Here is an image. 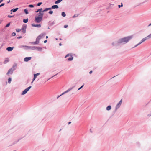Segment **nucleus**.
<instances>
[{
  "label": "nucleus",
  "instance_id": "nucleus-22",
  "mask_svg": "<svg viewBox=\"0 0 151 151\" xmlns=\"http://www.w3.org/2000/svg\"><path fill=\"white\" fill-rule=\"evenodd\" d=\"M27 28V25L25 24L24 25H23L22 26V27L21 29V30H26Z\"/></svg>",
  "mask_w": 151,
  "mask_h": 151
},
{
  "label": "nucleus",
  "instance_id": "nucleus-3",
  "mask_svg": "<svg viewBox=\"0 0 151 151\" xmlns=\"http://www.w3.org/2000/svg\"><path fill=\"white\" fill-rule=\"evenodd\" d=\"M32 50L41 51L42 50V47H40L32 46Z\"/></svg>",
  "mask_w": 151,
  "mask_h": 151
},
{
  "label": "nucleus",
  "instance_id": "nucleus-34",
  "mask_svg": "<svg viewBox=\"0 0 151 151\" xmlns=\"http://www.w3.org/2000/svg\"><path fill=\"white\" fill-rule=\"evenodd\" d=\"M21 30V29H16V31L17 32H19Z\"/></svg>",
  "mask_w": 151,
  "mask_h": 151
},
{
  "label": "nucleus",
  "instance_id": "nucleus-28",
  "mask_svg": "<svg viewBox=\"0 0 151 151\" xmlns=\"http://www.w3.org/2000/svg\"><path fill=\"white\" fill-rule=\"evenodd\" d=\"M147 39L151 38V33L145 37Z\"/></svg>",
  "mask_w": 151,
  "mask_h": 151
},
{
  "label": "nucleus",
  "instance_id": "nucleus-13",
  "mask_svg": "<svg viewBox=\"0 0 151 151\" xmlns=\"http://www.w3.org/2000/svg\"><path fill=\"white\" fill-rule=\"evenodd\" d=\"M18 9V8H16L15 9H13L11 10L10 11L12 12H16Z\"/></svg>",
  "mask_w": 151,
  "mask_h": 151
},
{
  "label": "nucleus",
  "instance_id": "nucleus-29",
  "mask_svg": "<svg viewBox=\"0 0 151 151\" xmlns=\"http://www.w3.org/2000/svg\"><path fill=\"white\" fill-rule=\"evenodd\" d=\"M23 22L24 23H27L28 22V18H27L26 19H23Z\"/></svg>",
  "mask_w": 151,
  "mask_h": 151
},
{
  "label": "nucleus",
  "instance_id": "nucleus-55",
  "mask_svg": "<svg viewBox=\"0 0 151 151\" xmlns=\"http://www.w3.org/2000/svg\"><path fill=\"white\" fill-rule=\"evenodd\" d=\"M68 25H65L64 26V27L65 28H66L68 27Z\"/></svg>",
  "mask_w": 151,
  "mask_h": 151
},
{
  "label": "nucleus",
  "instance_id": "nucleus-53",
  "mask_svg": "<svg viewBox=\"0 0 151 151\" xmlns=\"http://www.w3.org/2000/svg\"><path fill=\"white\" fill-rule=\"evenodd\" d=\"M66 93L65 92V91L63 93H62L61 94V96H62V95H63L64 94H65V93Z\"/></svg>",
  "mask_w": 151,
  "mask_h": 151
},
{
  "label": "nucleus",
  "instance_id": "nucleus-57",
  "mask_svg": "<svg viewBox=\"0 0 151 151\" xmlns=\"http://www.w3.org/2000/svg\"><path fill=\"white\" fill-rule=\"evenodd\" d=\"M36 78H35V77H34L32 79V81H34L35 79Z\"/></svg>",
  "mask_w": 151,
  "mask_h": 151
},
{
  "label": "nucleus",
  "instance_id": "nucleus-26",
  "mask_svg": "<svg viewBox=\"0 0 151 151\" xmlns=\"http://www.w3.org/2000/svg\"><path fill=\"white\" fill-rule=\"evenodd\" d=\"M42 8L39 9H38L37 11H35V12L37 13L38 12H42Z\"/></svg>",
  "mask_w": 151,
  "mask_h": 151
},
{
  "label": "nucleus",
  "instance_id": "nucleus-15",
  "mask_svg": "<svg viewBox=\"0 0 151 151\" xmlns=\"http://www.w3.org/2000/svg\"><path fill=\"white\" fill-rule=\"evenodd\" d=\"M121 105V104H120L119 103H118L116 106L115 110H117L118 108H119L120 107Z\"/></svg>",
  "mask_w": 151,
  "mask_h": 151
},
{
  "label": "nucleus",
  "instance_id": "nucleus-58",
  "mask_svg": "<svg viewBox=\"0 0 151 151\" xmlns=\"http://www.w3.org/2000/svg\"><path fill=\"white\" fill-rule=\"evenodd\" d=\"M92 73V70H91L89 72V73L90 74H91Z\"/></svg>",
  "mask_w": 151,
  "mask_h": 151
},
{
  "label": "nucleus",
  "instance_id": "nucleus-2",
  "mask_svg": "<svg viewBox=\"0 0 151 151\" xmlns=\"http://www.w3.org/2000/svg\"><path fill=\"white\" fill-rule=\"evenodd\" d=\"M15 66H16L14 65L11 69H9L6 73V75L8 76L9 74H12L13 73V72L16 69L15 68Z\"/></svg>",
  "mask_w": 151,
  "mask_h": 151
},
{
  "label": "nucleus",
  "instance_id": "nucleus-9",
  "mask_svg": "<svg viewBox=\"0 0 151 151\" xmlns=\"http://www.w3.org/2000/svg\"><path fill=\"white\" fill-rule=\"evenodd\" d=\"M23 47H25V49L27 50L28 49H31L32 50V46H23Z\"/></svg>",
  "mask_w": 151,
  "mask_h": 151
},
{
  "label": "nucleus",
  "instance_id": "nucleus-54",
  "mask_svg": "<svg viewBox=\"0 0 151 151\" xmlns=\"http://www.w3.org/2000/svg\"><path fill=\"white\" fill-rule=\"evenodd\" d=\"M48 9V10H50L51 9H52V7H50V8H47Z\"/></svg>",
  "mask_w": 151,
  "mask_h": 151
},
{
  "label": "nucleus",
  "instance_id": "nucleus-52",
  "mask_svg": "<svg viewBox=\"0 0 151 151\" xmlns=\"http://www.w3.org/2000/svg\"><path fill=\"white\" fill-rule=\"evenodd\" d=\"M147 116L149 117H150V116H151V113L150 114H149L147 115Z\"/></svg>",
  "mask_w": 151,
  "mask_h": 151
},
{
  "label": "nucleus",
  "instance_id": "nucleus-18",
  "mask_svg": "<svg viewBox=\"0 0 151 151\" xmlns=\"http://www.w3.org/2000/svg\"><path fill=\"white\" fill-rule=\"evenodd\" d=\"M147 40L146 37L143 38L141 41L139 43V44H140L141 43Z\"/></svg>",
  "mask_w": 151,
  "mask_h": 151
},
{
  "label": "nucleus",
  "instance_id": "nucleus-1",
  "mask_svg": "<svg viewBox=\"0 0 151 151\" xmlns=\"http://www.w3.org/2000/svg\"><path fill=\"white\" fill-rule=\"evenodd\" d=\"M132 37V36H130L120 38L118 40V43L120 44H125L128 43Z\"/></svg>",
  "mask_w": 151,
  "mask_h": 151
},
{
  "label": "nucleus",
  "instance_id": "nucleus-51",
  "mask_svg": "<svg viewBox=\"0 0 151 151\" xmlns=\"http://www.w3.org/2000/svg\"><path fill=\"white\" fill-rule=\"evenodd\" d=\"M8 62V60H5L4 61V63H5Z\"/></svg>",
  "mask_w": 151,
  "mask_h": 151
},
{
  "label": "nucleus",
  "instance_id": "nucleus-4",
  "mask_svg": "<svg viewBox=\"0 0 151 151\" xmlns=\"http://www.w3.org/2000/svg\"><path fill=\"white\" fill-rule=\"evenodd\" d=\"M42 17L37 16L35 17V21L37 23H40L42 20Z\"/></svg>",
  "mask_w": 151,
  "mask_h": 151
},
{
  "label": "nucleus",
  "instance_id": "nucleus-20",
  "mask_svg": "<svg viewBox=\"0 0 151 151\" xmlns=\"http://www.w3.org/2000/svg\"><path fill=\"white\" fill-rule=\"evenodd\" d=\"M41 39V38L38 36L37 37L36 41L37 42H38V43H39L40 40Z\"/></svg>",
  "mask_w": 151,
  "mask_h": 151
},
{
  "label": "nucleus",
  "instance_id": "nucleus-63",
  "mask_svg": "<svg viewBox=\"0 0 151 151\" xmlns=\"http://www.w3.org/2000/svg\"><path fill=\"white\" fill-rule=\"evenodd\" d=\"M59 45L60 46L62 45V44L61 43H59Z\"/></svg>",
  "mask_w": 151,
  "mask_h": 151
},
{
  "label": "nucleus",
  "instance_id": "nucleus-23",
  "mask_svg": "<svg viewBox=\"0 0 151 151\" xmlns=\"http://www.w3.org/2000/svg\"><path fill=\"white\" fill-rule=\"evenodd\" d=\"M63 0H57L55 2V3L56 4H58L61 2Z\"/></svg>",
  "mask_w": 151,
  "mask_h": 151
},
{
  "label": "nucleus",
  "instance_id": "nucleus-62",
  "mask_svg": "<svg viewBox=\"0 0 151 151\" xmlns=\"http://www.w3.org/2000/svg\"><path fill=\"white\" fill-rule=\"evenodd\" d=\"M61 96V95H60V96H58L57 97V99H58V98H59Z\"/></svg>",
  "mask_w": 151,
  "mask_h": 151
},
{
  "label": "nucleus",
  "instance_id": "nucleus-6",
  "mask_svg": "<svg viewBox=\"0 0 151 151\" xmlns=\"http://www.w3.org/2000/svg\"><path fill=\"white\" fill-rule=\"evenodd\" d=\"M119 44H120L118 43V40L117 42H113L112 43V45L113 46H117Z\"/></svg>",
  "mask_w": 151,
  "mask_h": 151
},
{
  "label": "nucleus",
  "instance_id": "nucleus-43",
  "mask_svg": "<svg viewBox=\"0 0 151 151\" xmlns=\"http://www.w3.org/2000/svg\"><path fill=\"white\" fill-rule=\"evenodd\" d=\"M48 10L47 8H46L42 11V12H46V11H47Z\"/></svg>",
  "mask_w": 151,
  "mask_h": 151
},
{
  "label": "nucleus",
  "instance_id": "nucleus-49",
  "mask_svg": "<svg viewBox=\"0 0 151 151\" xmlns=\"http://www.w3.org/2000/svg\"><path fill=\"white\" fill-rule=\"evenodd\" d=\"M22 32L23 33H25L26 32V30H22Z\"/></svg>",
  "mask_w": 151,
  "mask_h": 151
},
{
  "label": "nucleus",
  "instance_id": "nucleus-44",
  "mask_svg": "<svg viewBox=\"0 0 151 151\" xmlns=\"http://www.w3.org/2000/svg\"><path fill=\"white\" fill-rule=\"evenodd\" d=\"M5 4V3H1L0 5V7H2L3 6H4Z\"/></svg>",
  "mask_w": 151,
  "mask_h": 151
},
{
  "label": "nucleus",
  "instance_id": "nucleus-46",
  "mask_svg": "<svg viewBox=\"0 0 151 151\" xmlns=\"http://www.w3.org/2000/svg\"><path fill=\"white\" fill-rule=\"evenodd\" d=\"M13 17H14V16H12V15H9L8 16V17L9 18H12Z\"/></svg>",
  "mask_w": 151,
  "mask_h": 151
},
{
  "label": "nucleus",
  "instance_id": "nucleus-17",
  "mask_svg": "<svg viewBox=\"0 0 151 151\" xmlns=\"http://www.w3.org/2000/svg\"><path fill=\"white\" fill-rule=\"evenodd\" d=\"M111 109V105H109L106 107V109L107 111H109Z\"/></svg>",
  "mask_w": 151,
  "mask_h": 151
},
{
  "label": "nucleus",
  "instance_id": "nucleus-27",
  "mask_svg": "<svg viewBox=\"0 0 151 151\" xmlns=\"http://www.w3.org/2000/svg\"><path fill=\"white\" fill-rule=\"evenodd\" d=\"M40 74V73H37L36 74H34V77H35V78H36V77H37V76L39 75Z\"/></svg>",
  "mask_w": 151,
  "mask_h": 151
},
{
  "label": "nucleus",
  "instance_id": "nucleus-50",
  "mask_svg": "<svg viewBox=\"0 0 151 151\" xmlns=\"http://www.w3.org/2000/svg\"><path fill=\"white\" fill-rule=\"evenodd\" d=\"M58 74V73H57V74H56L55 75H54V76H53L52 77H51V78H49V79H48V80H49V79H50V78H53V77H54V76H55L57 75Z\"/></svg>",
  "mask_w": 151,
  "mask_h": 151
},
{
  "label": "nucleus",
  "instance_id": "nucleus-41",
  "mask_svg": "<svg viewBox=\"0 0 151 151\" xmlns=\"http://www.w3.org/2000/svg\"><path fill=\"white\" fill-rule=\"evenodd\" d=\"M42 4V2H39L37 3V6H40Z\"/></svg>",
  "mask_w": 151,
  "mask_h": 151
},
{
  "label": "nucleus",
  "instance_id": "nucleus-48",
  "mask_svg": "<svg viewBox=\"0 0 151 151\" xmlns=\"http://www.w3.org/2000/svg\"><path fill=\"white\" fill-rule=\"evenodd\" d=\"M139 45H140V44H139V43H138V44H137L136 45H135V46L134 47H133V48L136 47L137 46Z\"/></svg>",
  "mask_w": 151,
  "mask_h": 151
},
{
  "label": "nucleus",
  "instance_id": "nucleus-60",
  "mask_svg": "<svg viewBox=\"0 0 151 151\" xmlns=\"http://www.w3.org/2000/svg\"><path fill=\"white\" fill-rule=\"evenodd\" d=\"M90 132L91 133H92V132H92V129H90Z\"/></svg>",
  "mask_w": 151,
  "mask_h": 151
},
{
  "label": "nucleus",
  "instance_id": "nucleus-10",
  "mask_svg": "<svg viewBox=\"0 0 151 151\" xmlns=\"http://www.w3.org/2000/svg\"><path fill=\"white\" fill-rule=\"evenodd\" d=\"M46 34L45 33H42L40 34L39 36L41 38H42L44 37L45 35Z\"/></svg>",
  "mask_w": 151,
  "mask_h": 151
},
{
  "label": "nucleus",
  "instance_id": "nucleus-24",
  "mask_svg": "<svg viewBox=\"0 0 151 151\" xmlns=\"http://www.w3.org/2000/svg\"><path fill=\"white\" fill-rule=\"evenodd\" d=\"M30 43L34 45H37L39 44L38 42H37L36 41L34 42H31Z\"/></svg>",
  "mask_w": 151,
  "mask_h": 151
},
{
  "label": "nucleus",
  "instance_id": "nucleus-32",
  "mask_svg": "<svg viewBox=\"0 0 151 151\" xmlns=\"http://www.w3.org/2000/svg\"><path fill=\"white\" fill-rule=\"evenodd\" d=\"M12 81V78H9L8 79V83H10Z\"/></svg>",
  "mask_w": 151,
  "mask_h": 151
},
{
  "label": "nucleus",
  "instance_id": "nucleus-37",
  "mask_svg": "<svg viewBox=\"0 0 151 151\" xmlns=\"http://www.w3.org/2000/svg\"><path fill=\"white\" fill-rule=\"evenodd\" d=\"M71 55V54H70V53H69V54H67L65 56V58H66L67 57L69 56L70 55Z\"/></svg>",
  "mask_w": 151,
  "mask_h": 151
},
{
  "label": "nucleus",
  "instance_id": "nucleus-59",
  "mask_svg": "<svg viewBox=\"0 0 151 151\" xmlns=\"http://www.w3.org/2000/svg\"><path fill=\"white\" fill-rule=\"evenodd\" d=\"M47 42V40H45L44 41V43H46V42Z\"/></svg>",
  "mask_w": 151,
  "mask_h": 151
},
{
  "label": "nucleus",
  "instance_id": "nucleus-64",
  "mask_svg": "<svg viewBox=\"0 0 151 151\" xmlns=\"http://www.w3.org/2000/svg\"><path fill=\"white\" fill-rule=\"evenodd\" d=\"M150 26H151V23L148 25V27Z\"/></svg>",
  "mask_w": 151,
  "mask_h": 151
},
{
  "label": "nucleus",
  "instance_id": "nucleus-56",
  "mask_svg": "<svg viewBox=\"0 0 151 151\" xmlns=\"http://www.w3.org/2000/svg\"><path fill=\"white\" fill-rule=\"evenodd\" d=\"M22 37V36H20L19 37H17V38L18 39H19L21 38Z\"/></svg>",
  "mask_w": 151,
  "mask_h": 151
},
{
  "label": "nucleus",
  "instance_id": "nucleus-5",
  "mask_svg": "<svg viewBox=\"0 0 151 151\" xmlns=\"http://www.w3.org/2000/svg\"><path fill=\"white\" fill-rule=\"evenodd\" d=\"M31 58V57H26L24 58V60L25 62H27L30 60Z\"/></svg>",
  "mask_w": 151,
  "mask_h": 151
},
{
  "label": "nucleus",
  "instance_id": "nucleus-35",
  "mask_svg": "<svg viewBox=\"0 0 151 151\" xmlns=\"http://www.w3.org/2000/svg\"><path fill=\"white\" fill-rule=\"evenodd\" d=\"M21 139V138H20L19 139H18L17 140V141H15L14 143H13V144H16V143H17V142H18L20 139Z\"/></svg>",
  "mask_w": 151,
  "mask_h": 151
},
{
  "label": "nucleus",
  "instance_id": "nucleus-38",
  "mask_svg": "<svg viewBox=\"0 0 151 151\" xmlns=\"http://www.w3.org/2000/svg\"><path fill=\"white\" fill-rule=\"evenodd\" d=\"M28 6L30 8H33L34 7V6L32 4H30L28 5Z\"/></svg>",
  "mask_w": 151,
  "mask_h": 151
},
{
  "label": "nucleus",
  "instance_id": "nucleus-30",
  "mask_svg": "<svg viewBox=\"0 0 151 151\" xmlns=\"http://www.w3.org/2000/svg\"><path fill=\"white\" fill-rule=\"evenodd\" d=\"M61 15L63 17H65L66 16V14L64 12H62L61 13Z\"/></svg>",
  "mask_w": 151,
  "mask_h": 151
},
{
  "label": "nucleus",
  "instance_id": "nucleus-31",
  "mask_svg": "<svg viewBox=\"0 0 151 151\" xmlns=\"http://www.w3.org/2000/svg\"><path fill=\"white\" fill-rule=\"evenodd\" d=\"M31 86H30L28 87L27 88H26L25 90L27 91V92L29 91V90L31 88Z\"/></svg>",
  "mask_w": 151,
  "mask_h": 151
},
{
  "label": "nucleus",
  "instance_id": "nucleus-47",
  "mask_svg": "<svg viewBox=\"0 0 151 151\" xmlns=\"http://www.w3.org/2000/svg\"><path fill=\"white\" fill-rule=\"evenodd\" d=\"M122 99H121L120 101H119V102L118 103L120 104H121L122 103Z\"/></svg>",
  "mask_w": 151,
  "mask_h": 151
},
{
  "label": "nucleus",
  "instance_id": "nucleus-14",
  "mask_svg": "<svg viewBox=\"0 0 151 151\" xmlns=\"http://www.w3.org/2000/svg\"><path fill=\"white\" fill-rule=\"evenodd\" d=\"M58 6L57 5H53L52 6V9H58Z\"/></svg>",
  "mask_w": 151,
  "mask_h": 151
},
{
  "label": "nucleus",
  "instance_id": "nucleus-39",
  "mask_svg": "<svg viewBox=\"0 0 151 151\" xmlns=\"http://www.w3.org/2000/svg\"><path fill=\"white\" fill-rule=\"evenodd\" d=\"M121 5H118V7L119 8H120L121 7H122L123 6V5L122 3H121Z\"/></svg>",
  "mask_w": 151,
  "mask_h": 151
},
{
  "label": "nucleus",
  "instance_id": "nucleus-36",
  "mask_svg": "<svg viewBox=\"0 0 151 151\" xmlns=\"http://www.w3.org/2000/svg\"><path fill=\"white\" fill-rule=\"evenodd\" d=\"M10 25V23L9 22L5 26V28H6L7 27H9Z\"/></svg>",
  "mask_w": 151,
  "mask_h": 151
},
{
  "label": "nucleus",
  "instance_id": "nucleus-21",
  "mask_svg": "<svg viewBox=\"0 0 151 151\" xmlns=\"http://www.w3.org/2000/svg\"><path fill=\"white\" fill-rule=\"evenodd\" d=\"M27 93V91L25 90H24L23 91L22 93V95H24L26 94Z\"/></svg>",
  "mask_w": 151,
  "mask_h": 151
},
{
  "label": "nucleus",
  "instance_id": "nucleus-11",
  "mask_svg": "<svg viewBox=\"0 0 151 151\" xmlns=\"http://www.w3.org/2000/svg\"><path fill=\"white\" fill-rule=\"evenodd\" d=\"M37 14L38 15V16L42 17L44 14V13H43L41 12H39Z\"/></svg>",
  "mask_w": 151,
  "mask_h": 151
},
{
  "label": "nucleus",
  "instance_id": "nucleus-33",
  "mask_svg": "<svg viewBox=\"0 0 151 151\" xmlns=\"http://www.w3.org/2000/svg\"><path fill=\"white\" fill-rule=\"evenodd\" d=\"M79 15V14H75L72 17H73V18H75V17H78Z\"/></svg>",
  "mask_w": 151,
  "mask_h": 151
},
{
  "label": "nucleus",
  "instance_id": "nucleus-25",
  "mask_svg": "<svg viewBox=\"0 0 151 151\" xmlns=\"http://www.w3.org/2000/svg\"><path fill=\"white\" fill-rule=\"evenodd\" d=\"M24 12L26 14H29L28 10L27 9H24Z\"/></svg>",
  "mask_w": 151,
  "mask_h": 151
},
{
  "label": "nucleus",
  "instance_id": "nucleus-61",
  "mask_svg": "<svg viewBox=\"0 0 151 151\" xmlns=\"http://www.w3.org/2000/svg\"><path fill=\"white\" fill-rule=\"evenodd\" d=\"M3 1V0H0V3L2 2Z\"/></svg>",
  "mask_w": 151,
  "mask_h": 151
},
{
  "label": "nucleus",
  "instance_id": "nucleus-8",
  "mask_svg": "<svg viewBox=\"0 0 151 151\" xmlns=\"http://www.w3.org/2000/svg\"><path fill=\"white\" fill-rule=\"evenodd\" d=\"M14 47H9L6 48V50L9 52L12 51L14 48Z\"/></svg>",
  "mask_w": 151,
  "mask_h": 151
},
{
  "label": "nucleus",
  "instance_id": "nucleus-19",
  "mask_svg": "<svg viewBox=\"0 0 151 151\" xmlns=\"http://www.w3.org/2000/svg\"><path fill=\"white\" fill-rule=\"evenodd\" d=\"M73 57L72 56V55H71V56L67 59V60L68 61H71L73 60Z\"/></svg>",
  "mask_w": 151,
  "mask_h": 151
},
{
  "label": "nucleus",
  "instance_id": "nucleus-45",
  "mask_svg": "<svg viewBox=\"0 0 151 151\" xmlns=\"http://www.w3.org/2000/svg\"><path fill=\"white\" fill-rule=\"evenodd\" d=\"M16 35V34L15 32H13L12 34V36H15Z\"/></svg>",
  "mask_w": 151,
  "mask_h": 151
},
{
  "label": "nucleus",
  "instance_id": "nucleus-40",
  "mask_svg": "<svg viewBox=\"0 0 151 151\" xmlns=\"http://www.w3.org/2000/svg\"><path fill=\"white\" fill-rule=\"evenodd\" d=\"M49 13L50 14H53V12L52 10H50L49 12Z\"/></svg>",
  "mask_w": 151,
  "mask_h": 151
},
{
  "label": "nucleus",
  "instance_id": "nucleus-7",
  "mask_svg": "<svg viewBox=\"0 0 151 151\" xmlns=\"http://www.w3.org/2000/svg\"><path fill=\"white\" fill-rule=\"evenodd\" d=\"M32 27H36L38 28H40L41 27V25L40 24H36L34 23L32 24Z\"/></svg>",
  "mask_w": 151,
  "mask_h": 151
},
{
  "label": "nucleus",
  "instance_id": "nucleus-12",
  "mask_svg": "<svg viewBox=\"0 0 151 151\" xmlns=\"http://www.w3.org/2000/svg\"><path fill=\"white\" fill-rule=\"evenodd\" d=\"M74 87H75V86H73V87H72L71 88H69L68 89H67V90H66L65 91V92L66 93H67L68 92H69L72 89H73Z\"/></svg>",
  "mask_w": 151,
  "mask_h": 151
},
{
  "label": "nucleus",
  "instance_id": "nucleus-42",
  "mask_svg": "<svg viewBox=\"0 0 151 151\" xmlns=\"http://www.w3.org/2000/svg\"><path fill=\"white\" fill-rule=\"evenodd\" d=\"M84 86V85H82L81 86L80 88H79L78 89V90H79L81 89Z\"/></svg>",
  "mask_w": 151,
  "mask_h": 151
},
{
  "label": "nucleus",
  "instance_id": "nucleus-16",
  "mask_svg": "<svg viewBox=\"0 0 151 151\" xmlns=\"http://www.w3.org/2000/svg\"><path fill=\"white\" fill-rule=\"evenodd\" d=\"M55 24V22L54 21H53L52 22H49V26H52L53 25Z\"/></svg>",
  "mask_w": 151,
  "mask_h": 151
}]
</instances>
